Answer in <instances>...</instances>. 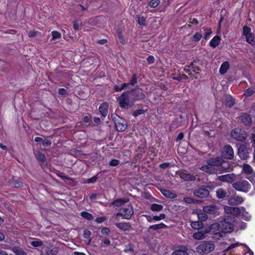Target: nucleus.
Here are the masks:
<instances>
[{"label": "nucleus", "instance_id": "obj_20", "mask_svg": "<svg viewBox=\"0 0 255 255\" xmlns=\"http://www.w3.org/2000/svg\"><path fill=\"white\" fill-rule=\"evenodd\" d=\"M200 169L204 172H205L209 174H214L217 173V170L215 168L213 167V166L210 164H207V165H205L202 166Z\"/></svg>", "mask_w": 255, "mask_h": 255}, {"label": "nucleus", "instance_id": "obj_28", "mask_svg": "<svg viewBox=\"0 0 255 255\" xmlns=\"http://www.w3.org/2000/svg\"><path fill=\"white\" fill-rule=\"evenodd\" d=\"M205 231V227L202 230L197 232V233H195L193 237L196 240H202L205 238V234L207 233Z\"/></svg>", "mask_w": 255, "mask_h": 255}, {"label": "nucleus", "instance_id": "obj_50", "mask_svg": "<svg viewBox=\"0 0 255 255\" xmlns=\"http://www.w3.org/2000/svg\"><path fill=\"white\" fill-rule=\"evenodd\" d=\"M202 37V34L201 32H197L193 36V41L194 42L199 41Z\"/></svg>", "mask_w": 255, "mask_h": 255}, {"label": "nucleus", "instance_id": "obj_43", "mask_svg": "<svg viewBox=\"0 0 255 255\" xmlns=\"http://www.w3.org/2000/svg\"><path fill=\"white\" fill-rule=\"evenodd\" d=\"M30 244L32 246L37 248L41 247L43 244L42 241H41L40 239H37L35 240L30 242Z\"/></svg>", "mask_w": 255, "mask_h": 255}, {"label": "nucleus", "instance_id": "obj_29", "mask_svg": "<svg viewBox=\"0 0 255 255\" xmlns=\"http://www.w3.org/2000/svg\"><path fill=\"white\" fill-rule=\"evenodd\" d=\"M116 226L124 231H128L131 228V225L128 223H118L116 224Z\"/></svg>", "mask_w": 255, "mask_h": 255}, {"label": "nucleus", "instance_id": "obj_5", "mask_svg": "<svg viewBox=\"0 0 255 255\" xmlns=\"http://www.w3.org/2000/svg\"><path fill=\"white\" fill-rule=\"evenodd\" d=\"M233 187L239 191L247 193L251 188V184L246 180H241L233 183Z\"/></svg>", "mask_w": 255, "mask_h": 255}, {"label": "nucleus", "instance_id": "obj_21", "mask_svg": "<svg viewBox=\"0 0 255 255\" xmlns=\"http://www.w3.org/2000/svg\"><path fill=\"white\" fill-rule=\"evenodd\" d=\"M9 184L11 186L15 188H21L23 186V183L19 179L15 178L13 177L9 181Z\"/></svg>", "mask_w": 255, "mask_h": 255}, {"label": "nucleus", "instance_id": "obj_16", "mask_svg": "<svg viewBox=\"0 0 255 255\" xmlns=\"http://www.w3.org/2000/svg\"><path fill=\"white\" fill-rule=\"evenodd\" d=\"M123 218L129 219L133 214V210L131 205H128L127 207L123 209Z\"/></svg>", "mask_w": 255, "mask_h": 255}, {"label": "nucleus", "instance_id": "obj_22", "mask_svg": "<svg viewBox=\"0 0 255 255\" xmlns=\"http://www.w3.org/2000/svg\"><path fill=\"white\" fill-rule=\"evenodd\" d=\"M187 249L185 247L181 246L178 248V249L174 251L171 255H188L187 252Z\"/></svg>", "mask_w": 255, "mask_h": 255}, {"label": "nucleus", "instance_id": "obj_39", "mask_svg": "<svg viewBox=\"0 0 255 255\" xmlns=\"http://www.w3.org/2000/svg\"><path fill=\"white\" fill-rule=\"evenodd\" d=\"M137 22L138 24L142 26L146 25V17L141 16L139 14L136 15Z\"/></svg>", "mask_w": 255, "mask_h": 255}, {"label": "nucleus", "instance_id": "obj_3", "mask_svg": "<svg viewBox=\"0 0 255 255\" xmlns=\"http://www.w3.org/2000/svg\"><path fill=\"white\" fill-rule=\"evenodd\" d=\"M111 118L115 124V128L117 131L123 132L128 128V124L126 120L117 114H112Z\"/></svg>", "mask_w": 255, "mask_h": 255}, {"label": "nucleus", "instance_id": "obj_55", "mask_svg": "<svg viewBox=\"0 0 255 255\" xmlns=\"http://www.w3.org/2000/svg\"><path fill=\"white\" fill-rule=\"evenodd\" d=\"M101 233L102 235L108 236L110 234L111 231L109 228L104 227L101 229Z\"/></svg>", "mask_w": 255, "mask_h": 255}, {"label": "nucleus", "instance_id": "obj_61", "mask_svg": "<svg viewBox=\"0 0 255 255\" xmlns=\"http://www.w3.org/2000/svg\"><path fill=\"white\" fill-rule=\"evenodd\" d=\"M239 245H241V244L239 243H236L235 244H231L226 250H225V252H228L230 250H231L232 249H234L238 246H239Z\"/></svg>", "mask_w": 255, "mask_h": 255}, {"label": "nucleus", "instance_id": "obj_62", "mask_svg": "<svg viewBox=\"0 0 255 255\" xmlns=\"http://www.w3.org/2000/svg\"><path fill=\"white\" fill-rule=\"evenodd\" d=\"M38 33V31H30L28 33V36L29 37H35Z\"/></svg>", "mask_w": 255, "mask_h": 255}, {"label": "nucleus", "instance_id": "obj_35", "mask_svg": "<svg viewBox=\"0 0 255 255\" xmlns=\"http://www.w3.org/2000/svg\"><path fill=\"white\" fill-rule=\"evenodd\" d=\"M117 34L120 42L123 44H125L126 41L125 39L124 35L121 29L118 28L117 29Z\"/></svg>", "mask_w": 255, "mask_h": 255}, {"label": "nucleus", "instance_id": "obj_25", "mask_svg": "<svg viewBox=\"0 0 255 255\" xmlns=\"http://www.w3.org/2000/svg\"><path fill=\"white\" fill-rule=\"evenodd\" d=\"M167 227V226L165 224L163 223H160L149 226L148 228V231L150 232L151 231H157L158 232V231L160 229H166Z\"/></svg>", "mask_w": 255, "mask_h": 255}, {"label": "nucleus", "instance_id": "obj_49", "mask_svg": "<svg viewBox=\"0 0 255 255\" xmlns=\"http://www.w3.org/2000/svg\"><path fill=\"white\" fill-rule=\"evenodd\" d=\"M242 208L239 207H233L232 215L238 216L241 214Z\"/></svg>", "mask_w": 255, "mask_h": 255}, {"label": "nucleus", "instance_id": "obj_26", "mask_svg": "<svg viewBox=\"0 0 255 255\" xmlns=\"http://www.w3.org/2000/svg\"><path fill=\"white\" fill-rule=\"evenodd\" d=\"M216 195L218 198L222 199L229 197L228 193L223 188H219L216 191Z\"/></svg>", "mask_w": 255, "mask_h": 255}, {"label": "nucleus", "instance_id": "obj_31", "mask_svg": "<svg viewBox=\"0 0 255 255\" xmlns=\"http://www.w3.org/2000/svg\"><path fill=\"white\" fill-rule=\"evenodd\" d=\"M36 159L40 163H43L46 160L45 155L40 151H37L34 153Z\"/></svg>", "mask_w": 255, "mask_h": 255}, {"label": "nucleus", "instance_id": "obj_6", "mask_svg": "<svg viewBox=\"0 0 255 255\" xmlns=\"http://www.w3.org/2000/svg\"><path fill=\"white\" fill-rule=\"evenodd\" d=\"M231 136L239 141H244L247 137V133L246 131L240 128H235L231 132Z\"/></svg>", "mask_w": 255, "mask_h": 255}, {"label": "nucleus", "instance_id": "obj_45", "mask_svg": "<svg viewBox=\"0 0 255 255\" xmlns=\"http://www.w3.org/2000/svg\"><path fill=\"white\" fill-rule=\"evenodd\" d=\"M52 38L50 39V41L52 42L53 40H55L57 39H59L61 37V33L57 31H53L51 32Z\"/></svg>", "mask_w": 255, "mask_h": 255}, {"label": "nucleus", "instance_id": "obj_1", "mask_svg": "<svg viewBox=\"0 0 255 255\" xmlns=\"http://www.w3.org/2000/svg\"><path fill=\"white\" fill-rule=\"evenodd\" d=\"M145 98L142 89L136 86L134 89L124 92L117 100L121 108L128 109L134 105L135 102L143 101Z\"/></svg>", "mask_w": 255, "mask_h": 255}, {"label": "nucleus", "instance_id": "obj_57", "mask_svg": "<svg viewBox=\"0 0 255 255\" xmlns=\"http://www.w3.org/2000/svg\"><path fill=\"white\" fill-rule=\"evenodd\" d=\"M91 235V232L88 230H85L83 232V237L85 239L90 238Z\"/></svg>", "mask_w": 255, "mask_h": 255}, {"label": "nucleus", "instance_id": "obj_24", "mask_svg": "<svg viewBox=\"0 0 255 255\" xmlns=\"http://www.w3.org/2000/svg\"><path fill=\"white\" fill-rule=\"evenodd\" d=\"M179 175L185 181H194L196 178L194 175L184 172H181Z\"/></svg>", "mask_w": 255, "mask_h": 255}, {"label": "nucleus", "instance_id": "obj_9", "mask_svg": "<svg viewBox=\"0 0 255 255\" xmlns=\"http://www.w3.org/2000/svg\"><path fill=\"white\" fill-rule=\"evenodd\" d=\"M205 232L212 235H220L221 232V225L218 223H214L210 226L205 227Z\"/></svg>", "mask_w": 255, "mask_h": 255}, {"label": "nucleus", "instance_id": "obj_46", "mask_svg": "<svg viewBox=\"0 0 255 255\" xmlns=\"http://www.w3.org/2000/svg\"><path fill=\"white\" fill-rule=\"evenodd\" d=\"M207 213L204 212L203 213H199L198 214V217L199 221L202 222L203 221H205L207 219L208 216Z\"/></svg>", "mask_w": 255, "mask_h": 255}, {"label": "nucleus", "instance_id": "obj_17", "mask_svg": "<svg viewBox=\"0 0 255 255\" xmlns=\"http://www.w3.org/2000/svg\"><path fill=\"white\" fill-rule=\"evenodd\" d=\"M244 201V199L239 196H236L230 198L228 200V204L230 205H237L241 204Z\"/></svg>", "mask_w": 255, "mask_h": 255}, {"label": "nucleus", "instance_id": "obj_47", "mask_svg": "<svg viewBox=\"0 0 255 255\" xmlns=\"http://www.w3.org/2000/svg\"><path fill=\"white\" fill-rule=\"evenodd\" d=\"M129 84H130V86H134L135 84L137 83V76L135 73H134L130 80H129Z\"/></svg>", "mask_w": 255, "mask_h": 255}, {"label": "nucleus", "instance_id": "obj_36", "mask_svg": "<svg viewBox=\"0 0 255 255\" xmlns=\"http://www.w3.org/2000/svg\"><path fill=\"white\" fill-rule=\"evenodd\" d=\"M124 251L125 253H130L132 255H133L134 253L133 245L131 244H129L128 245H126Z\"/></svg>", "mask_w": 255, "mask_h": 255}, {"label": "nucleus", "instance_id": "obj_15", "mask_svg": "<svg viewBox=\"0 0 255 255\" xmlns=\"http://www.w3.org/2000/svg\"><path fill=\"white\" fill-rule=\"evenodd\" d=\"M204 212L213 215L219 214V208L216 205L206 206L203 207Z\"/></svg>", "mask_w": 255, "mask_h": 255}, {"label": "nucleus", "instance_id": "obj_51", "mask_svg": "<svg viewBox=\"0 0 255 255\" xmlns=\"http://www.w3.org/2000/svg\"><path fill=\"white\" fill-rule=\"evenodd\" d=\"M241 213L242 214L243 218L246 221L250 220V216L249 215L248 212L246 211L245 208L242 207Z\"/></svg>", "mask_w": 255, "mask_h": 255}, {"label": "nucleus", "instance_id": "obj_19", "mask_svg": "<svg viewBox=\"0 0 255 255\" xmlns=\"http://www.w3.org/2000/svg\"><path fill=\"white\" fill-rule=\"evenodd\" d=\"M108 108L109 104L106 102H104L100 105L99 110L103 117L105 118L107 116Z\"/></svg>", "mask_w": 255, "mask_h": 255}, {"label": "nucleus", "instance_id": "obj_40", "mask_svg": "<svg viewBox=\"0 0 255 255\" xmlns=\"http://www.w3.org/2000/svg\"><path fill=\"white\" fill-rule=\"evenodd\" d=\"M145 107H146L145 109H139L133 111L132 114V116L137 117L139 115L144 114L148 110L147 106H145Z\"/></svg>", "mask_w": 255, "mask_h": 255}, {"label": "nucleus", "instance_id": "obj_12", "mask_svg": "<svg viewBox=\"0 0 255 255\" xmlns=\"http://www.w3.org/2000/svg\"><path fill=\"white\" fill-rule=\"evenodd\" d=\"M222 158L227 159H233L234 157V151L232 147L227 144L224 146L222 151Z\"/></svg>", "mask_w": 255, "mask_h": 255}, {"label": "nucleus", "instance_id": "obj_27", "mask_svg": "<svg viewBox=\"0 0 255 255\" xmlns=\"http://www.w3.org/2000/svg\"><path fill=\"white\" fill-rule=\"evenodd\" d=\"M128 201V199H118L111 203V205L116 207H119L124 205Z\"/></svg>", "mask_w": 255, "mask_h": 255}, {"label": "nucleus", "instance_id": "obj_23", "mask_svg": "<svg viewBox=\"0 0 255 255\" xmlns=\"http://www.w3.org/2000/svg\"><path fill=\"white\" fill-rule=\"evenodd\" d=\"M235 104V100L230 95H226L225 105L229 108L232 107Z\"/></svg>", "mask_w": 255, "mask_h": 255}, {"label": "nucleus", "instance_id": "obj_37", "mask_svg": "<svg viewBox=\"0 0 255 255\" xmlns=\"http://www.w3.org/2000/svg\"><path fill=\"white\" fill-rule=\"evenodd\" d=\"M12 251L16 255H26V253L19 247H14Z\"/></svg>", "mask_w": 255, "mask_h": 255}, {"label": "nucleus", "instance_id": "obj_58", "mask_svg": "<svg viewBox=\"0 0 255 255\" xmlns=\"http://www.w3.org/2000/svg\"><path fill=\"white\" fill-rule=\"evenodd\" d=\"M107 220V218L105 216L97 217L95 219V222L98 224H100L105 221Z\"/></svg>", "mask_w": 255, "mask_h": 255}, {"label": "nucleus", "instance_id": "obj_30", "mask_svg": "<svg viewBox=\"0 0 255 255\" xmlns=\"http://www.w3.org/2000/svg\"><path fill=\"white\" fill-rule=\"evenodd\" d=\"M221 37L219 36H215L210 41L209 45L213 48H216L220 43Z\"/></svg>", "mask_w": 255, "mask_h": 255}, {"label": "nucleus", "instance_id": "obj_11", "mask_svg": "<svg viewBox=\"0 0 255 255\" xmlns=\"http://www.w3.org/2000/svg\"><path fill=\"white\" fill-rule=\"evenodd\" d=\"M238 122L245 126H250L252 123V118L250 114L242 113L238 118Z\"/></svg>", "mask_w": 255, "mask_h": 255}, {"label": "nucleus", "instance_id": "obj_56", "mask_svg": "<svg viewBox=\"0 0 255 255\" xmlns=\"http://www.w3.org/2000/svg\"><path fill=\"white\" fill-rule=\"evenodd\" d=\"M120 160L116 159H112L109 163V165L111 166H116L120 164Z\"/></svg>", "mask_w": 255, "mask_h": 255}, {"label": "nucleus", "instance_id": "obj_13", "mask_svg": "<svg viewBox=\"0 0 255 255\" xmlns=\"http://www.w3.org/2000/svg\"><path fill=\"white\" fill-rule=\"evenodd\" d=\"M224 162V160L222 157H216L211 158L207 160V163L212 166H220Z\"/></svg>", "mask_w": 255, "mask_h": 255}, {"label": "nucleus", "instance_id": "obj_7", "mask_svg": "<svg viewBox=\"0 0 255 255\" xmlns=\"http://www.w3.org/2000/svg\"><path fill=\"white\" fill-rule=\"evenodd\" d=\"M243 35L246 37V41L252 45H255V35L251 32V29L247 26L243 27Z\"/></svg>", "mask_w": 255, "mask_h": 255}, {"label": "nucleus", "instance_id": "obj_53", "mask_svg": "<svg viewBox=\"0 0 255 255\" xmlns=\"http://www.w3.org/2000/svg\"><path fill=\"white\" fill-rule=\"evenodd\" d=\"M160 2L159 0H151L149 4L151 7L155 8L159 4Z\"/></svg>", "mask_w": 255, "mask_h": 255}, {"label": "nucleus", "instance_id": "obj_41", "mask_svg": "<svg viewBox=\"0 0 255 255\" xmlns=\"http://www.w3.org/2000/svg\"><path fill=\"white\" fill-rule=\"evenodd\" d=\"M163 206L160 204H152L151 205L150 209L152 211L159 212L163 210Z\"/></svg>", "mask_w": 255, "mask_h": 255}, {"label": "nucleus", "instance_id": "obj_52", "mask_svg": "<svg viewBox=\"0 0 255 255\" xmlns=\"http://www.w3.org/2000/svg\"><path fill=\"white\" fill-rule=\"evenodd\" d=\"M183 200L185 202L188 204H196L197 203L196 200L189 197H184Z\"/></svg>", "mask_w": 255, "mask_h": 255}, {"label": "nucleus", "instance_id": "obj_63", "mask_svg": "<svg viewBox=\"0 0 255 255\" xmlns=\"http://www.w3.org/2000/svg\"><path fill=\"white\" fill-rule=\"evenodd\" d=\"M97 180V176H94L92 178L88 179L87 181L88 183H93Z\"/></svg>", "mask_w": 255, "mask_h": 255}, {"label": "nucleus", "instance_id": "obj_34", "mask_svg": "<svg viewBox=\"0 0 255 255\" xmlns=\"http://www.w3.org/2000/svg\"><path fill=\"white\" fill-rule=\"evenodd\" d=\"M191 227L196 230H200L203 229L204 224L201 221L192 222L191 223Z\"/></svg>", "mask_w": 255, "mask_h": 255}, {"label": "nucleus", "instance_id": "obj_4", "mask_svg": "<svg viewBox=\"0 0 255 255\" xmlns=\"http://www.w3.org/2000/svg\"><path fill=\"white\" fill-rule=\"evenodd\" d=\"M214 244L210 241H203L196 248L197 252L201 254H208L214 251Z\"/></svg>", "mask_w": 255, "mask_h": 255}, {"label": "nucleus", "instance_id": "obj_38", "mask_svg": "<svg viewBox=\"0 0 255 255\" xmlns=\"http://www.w3.org/2000/svg\"><path fill=\"white\" fill-rule=\"evenodd\" d=\"M58 253V249L56 247L48 248L46 251V255H55Z\"/></svg>", "mask_w": 255, "mask_h": 255}, {"label": "nucleus", "instance_id": "obj_2", "mask_svg": "<svg viewBox=\"0 0 255 255\" xmlns=\"http://www.w3.org/2000/svg\"><path fill=\"white\" fill-rule=\"evenodd\" d=\"M234 218L228 215L220 222L221 232L223 233H231L234 230Z\"/></svg>", "mask_w": 255, "mask_h": 255}, {"label": "nucleus", "instance_id": "obj_8", "mask_svg": "<svg viewBox=\"0 0 255 255\" xmlns=\"http://www.w3.org/2000/svg\"><path fill=\"white\" fill-rule=\"evenodd\" d=\"M252 151V148L247 147L246 145H240L238 148V153L242 160H246L249 158L250 153Z\"/></svg>", "mask_w": 255, "mask_h": 255}, {"label": "nucleus", "instance_id": "obj_48", "mask_svg": "<svg viewBox=\"0 0 255 255\" xmlns=\"http://www.w3.org/2000/svg\"><path fill=\"white\" fill-rule=\"evenodd\" d=\"M255 92V89L254 88H249L245 92L244 95L248 97L251 96Z\"/></svg>", "mask_w": 255, "mask_h": 255}, {"label": "nucleus", "instance_id": "obj_18", "mask_svg": "<svg viewBox=\"0 0 255 255\" xmlns=\"http://www.w3.org/2000/svg\"><path fill=\"white\" fill-rule=\"evenodd\" d=\"M199 60H194L192 62H191L189 66H188V67L191 68L193 69V71L195 73V75H197L198 74L200 73V72L201 71V68L197 65H196V63L197 62H199ZM194 78L197 79L198 78L197 76H194Z\"/></svg>", "mask_w": 255, "mask_h": 255}, {"label": "nucleus", "instance_id": "obj_14", "mask_svg": "<svg viewBox=\"0 0 255 255\" xmlns=\"http://www.w3.org/2000/svg\"><path fill=\"white\" fill-rule=\"evenodd\" d=\"M236 178V175L234 173H232L219 176L218 177V179L222 182L232 183L234 180H235Z\"/></svg>", "mask_w": 255, "mask_h": 255}, {"label": "nucleus", "instance_id": "obj_44", "mask_svg": "<svg viewBox=\"0 0 255 255\" xmlns=\"http://www.w3.org/2000/svg\"><path fill=\"white\" fill-rule=\"evenodd\" d=\"M243 170V171L247 174H251L253 172L252 167L248 164H244Z\"/></svg>", "mask_w": 255, "mask_h": 255}, {"label": "nucleus", "instance_id": "obj_33", "mask_svg": "<svg viewBox=\"0 0 255 255\" xmlns=\"http://www.w3.org/2000/svg\"><path fill=\"white\" fill-rule=\"evenodd\" d=\"M230 67V64L229 63L228 61H226L223 62L219 69V72L221 74L223 75L225 74L228 69Z\"/></svg>", "mask_w": 255, "mask_h": 255}, {"label": "nucleus", "instance_id": "obj_10", "mask_svg": "<svg viewBox=\"0 0 255 255\" xmlns=\"http://www.w3.org/2000/svg\"><path fill=\"white\" fill-rule=\"evenodd\" d=\"M194 195L199 198H205L209 195V191L204 187V185L198 186L193 191Z\"/></svg>", "mask_w": 255, "mask_h": 255}, {"label": "nucleus", "instance_id": "obj_32", "mask_svg": "<svg viewBox=\"0 0 255 255\" xmlns=\"http://www.w3.org/2000/svg\"><path fill=\"white\" fill-rule=\"evenodd\" d=\"M161 193L166 197L168 198H174L176 197V194L173 193L168 190L161 189L160 190Z\"/></svg>", "mask_w": 255, "mask_h": 255}, {"label": "nucleus", "instance_id": "obj_59", "mask_svg": "<svg viewBox=\"0 0 255 255\" xmlns=\"http://www.w3.org/2000/svg\"><path fill=\"white\" fill-rule=\"evenodd\" d=\"M57 175L63 180L66 179L67 180L73 181V179L71 177H69L64 175V174L62 173H60L59 174H57Z\"/></svg>", "mask_w": 255, "mask_h": 255}, {"label": "nucleus", "instance_id": "obj_54", "mask_svg": "<svg viewBox=\"0 0 255 255\" xmlns=\"http://www.w3.org/2000/svg\"><path fill=\"white\" fill-rule=\"evenodd\" d=\"M165 215L163 213L160 214L159 216H153V219H154V221H160L162 219H164L165 218Z\"/></svg>", "mask_w": 255, "mask_h": 255}, {"label": "nucleus", "instance_id": "obj_42", "mask_svg": "<svg viewBox=\"0 0 255 255\" xmlns=\"http://www.w3.org/2000/svg\"><path fill=\"white\" fill-rule=\"evenodd\" d=\"M81 216L83 218H84L89 221H91L94 219L93 216L91 214H90L86 211L82 212L81 213Z\"/></svg>", "mask_w": 255, "mask_h": 255}, {"label": "nucleus", "instance_id": "obj_60", "mask_svg": "<svg viewBox=\"0 0 255 255\" xmlns=\"http://www.w3.org/2000/svg\"><path fill=\"white\" fill-rule=\"evenodd\" d=\"M51 143H52V142H51V140H50V139H45V140H43L42 145L44 146L49 147V146H51Z\"/></svg>", "mask_w": 255, "mask_h": 255}, {"label": "nucleus", "instance_id": "obj_64", "mask_svg": "<svg viewBox=\"0 0 255 255\" xmlns=\"http://www.w3.org/2000/svg\"><path fill=\"white\" fill-rule=\"evenodd\" d=\"M146 60L149 64H152L154 62L155 59L153 56L150 55L147 58Z\"/></svg>", "mask_w": 255, "mask_h": 255}]
</instances>
